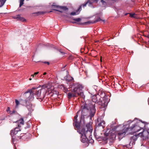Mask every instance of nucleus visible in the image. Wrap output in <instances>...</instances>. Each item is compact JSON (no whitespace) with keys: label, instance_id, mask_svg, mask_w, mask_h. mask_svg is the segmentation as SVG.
Segmentation results:
<instances>
[{"label":"nucleus","instance_id":"obj_1","mask_svg":"<svg viewBox=\"0 0 149 149\" xmlns=\"http://www.w3.org/2000/svg\"><path fill=\"white\" fill-rule=\"evenodd\" d=\"M80 111L81 116L80 118V122L84 121V116H89L90 118L92 117L94 115L95 109V106L93 104H90L88 102L84 104L81 106Z\"/></svg>","mask_w":149,"mask_h":149},{"label":"nucleus","instance_id":"obj_2","mask_svg":"<svg viewBox=\"0 0 149 149\" xmlns=\"http://www.w3.org/2000/svg\"><path fill=\"white\" fill-rule=\"evenodd\" d=\"M42 92L40 88H33L30 89L28 91L25 93L24 96L27 97L29 95L28 98H26L25 102L27 103L29 101H32L34 98L35 96L37 99H40L39 100L41 101L42 100V97H41V93Z\"/></svg>","mask_w":149,"mask_h":149},{"label":"nucleus","instance_id":"obj_3","mask_svg":"<svg viewBox=\"0 0 149 149\" xmlns=\"http://www.w3.org/2000/svg\"><path fill=\"white\" fill-rule=\"evenodd\" d=\"M123 125L124 126H125L124 129L123 130L118 131L116 134H115V131L119 127V126L116 127V128H113L112 130H111L108 133H106L105 134L106 135L109 136L110 138L112 140H114L116 136H117L119 140H120L124 137L127 132V130H128V129L127 128V124L124 123L123 124Z\"/></svg>","mask_w":149,"mask_h":149},{"label":"nucleus","instance_id":"obj_4","mask_svg":"<svg viewBox=\"0 0 149 149\" xmlns=\"http://www.w3.org/2000/svg\"><path fill=\"white\" fill-rule=\"evenodd\" d=\"M93 130L91 126L90 125L88 127L86 125L85 128H82L79 131V133L81 134V140L82 142L85 143L88 142V137L90 139L92 138L91 133Z\"/></svg>","mask_w":149,"mask_h":149},{"label":"nucleus","instance_id":"obj_5","mask_svg":"<svg viewBox=\"0 0 149 149\" xmlns=\"http://www.w3.org/2000/svg\"><path fill=\"white\" fill-rule=\"evenodd\" d=\"M131 123V120H129L127 122V128L128 129V130L132 131L133 132H139L141 129H143V126L142 125H143V123L141 121L137 123L136 124H132V126L129 128V124Z\"/></svg>","mask_w":149,"mask_h":149},{"label":"nucleus","instance_id":"obj_6","mask_svg":"<svg viewBox=\"0 0 149 149\" xmlns=\"http://www.w3.org/2000/svg\"><path fill=\"white\" fill-rule=\"evenodd\" d=\"M70 88L72 91V92H70L68 93V98L70 99L72 97L77 96V91L79 89H81V85L78 83H73L70 85Z\"/></svg>","mask_w":149,"mask_h":149},{"label":"nucleus","instance_id":"obj_7","mask_svg":"<svg viewBox=\"0 0 149 149\" xmlns=\"http://www.w3.org/2000/svg\"><path fill=\"white\" fill-rule=\"evenodd\" d=\"M143 131L142 132L139 133L138 135L143 138L144 139H147L149 140V132L148 130L143 128ZM148 144L149 145V141H148Z\"/></svg>","mask_w":149,"mask_h":149},{"label":"nucleus","instance_id":"obj_8","mask_svg":"<svg viewBox=\"0 0 149 149\" xmlns=\"http://www.w3.org/2000/svg\"><path fill=\"white\" fill-rule=\"evenodd\" d=\"M20 129L19 127H16L14 129L12 130L11 131L10 134L12 137L13 142L14 143L15 142V140L14 138V136L16 135L18 133L20 132Z\"/></svg>","mask_w":149,"mask_h":149},{"label":"nucleus","instance_id":"obj_9","mask_svg":"<svg viewBox=\"0 0 149 149\" xmlns=\"http://www.w3.org/2000/svg\"><path fill=\"white\" fill-rule=\"evenodd\" d=\"M81 111H79L76 113V115L74 117V123L73 125L75 127L77 128H79V123L77 121V118L78 117V115L79 114H81Z\"/></svg>","mask_w":149,"mask_h":149},{"label":"nucleus","instance_id":"obj_10","mask_svg":"<svg viewBox=\"0 0 149 149\" xmlns=\"http://www.w3.org/2000/svg\"><path fill=\"white\" fill-rule=\"evenodd\" d=\"M82 86L81 85V89L80 90H79V89L77 90V91L76 93H77V95H78L81 96L83 98H85V96L84 95L83 93L82 92Z\"/></svg>","mask_w":149,"mask_h":149},{"label":"nucleus","instance_id":"obj_11","mask_svg":"<svg viewBox=\"0 0 149 149\" xmlns=\"http://www.w3.org/2000/svg\"><path fill=\"white\" fill-rule=\"evenodd\" d=\"M91 2L90 1H88L85 4H83L82 5H81V6H80L79 8L78 9H82V7L83 6V8H84V7L85 6H86L87 4H88V6H90L91 5Z\"/></svg>","mask_w":149,"mask_h":149},{"label":"nucleus","instance_id":"obj_12","mask_svg":"<svg viewBox=\"0 0 149 149\" xmlns=\"http://www.w3.org/2000/svg\"><path fill=\"white\" fill-rule=\"evenodd\" d=\"M52 6L54 7L53 8H56L58 9H68V8H67L65 6H60L58 5H56L54 4L52 5Z\"/></svg>","mask_w":149,"mask_h":149},{"label":"nucleus","instance_id":"obj_13","mask_svg":"<svg viewBox=\"0 0 149 149\" xmlns=\"http://www.w3.org/2000/svg\"><path fill=\"white\" fill-rule=\"evenodd\" d=\"M40 89L43 93H45L47 91V86L46 85H44L42 86L41 88H40Z\"/></svg>","mask_w":149,"mask_h":149},{"label":"nucleus","instance_id":"obj_14","mask_svg":"<svg viewBox=\"0 0 149 149\" xmlns=\"http://www.w3.org/2000/svg\"><path fill=\"white\" fill-rule=\"evenodd\" d=\"M100 21H102L104 22V20H102L100 18H98L97 19H96L94 21V22H90V21H88L86 22L85 23L86 24H90V23H95L96 22H98Z\"/></svg>","mask_w":149,"mask_h":149},{"label":"nucleus","instance_id":"obj_15","mask_svg":"<svg viewBox=\"0 0 149 149\" xmlns=\"http://www.w3.org/2000/svg\"><path fill=\"white\" fill-rule=\"evenodd\" d=\"M143 127H144V129L147 130H149V123L145 124L144 122H143Z\"/></svg>","mask_w":149,"mask_h":149},{"label":"nucleus","instance_id":"obj_16","mask_svg":"<svg viewBox=\"0 0 149 149\" xmlns=\"http://www.w3.org/2000/svg\"><path fill=\"white\" fill-rule=\"evenodd\" d=\"M92 100L93 102L91 104L89 102H88L90 104H93L94 106H95V102H96L97 101V97L96 96L94 95L93 96L92 98Z\"/></svg>","mask_w":149,"mask_h":149},{"label":"nucleus","instance_id":"obj_17","mask_svg":"<svg viewBox=\"0 0 149 149\" xmlns=\"http://www.w3.org/2000/svg\"><path fill=\"white\" fill-rule=\"evenodd\" d=\"M80 10H76L75 11L72 12L70 13L71 15H76L79 14L80 13Z\"/></svg>","mask_w":149,"mask_h":149},{"label":"nucleus","instance_id":"obj_18","mask_svg":"<svg viewBox=\"0 0 149 149\" xmlns=\"http://www.w3.org/2000/svg\"><path fill=\"white\" fill-rule=\"evenodd\" d=\"M17 122L18 123V125L19 127L20 126V125H23L24 123L23 119L22 118L17 121Z\"/></svg>","mask_w":149,"mask_h":149},{"label":"nucleus","instance_id":"obj_19","mask_svg":"<svg viewBox=\"0 0 149 149\" xmlns=\"http://www.w3.org/2000/svg\"><path fill=\"white\" fill-rule=\"evenodd\" d=\"M105 124V122L103 120H102L101 122L99 123L98 126H102L103 128L104 127V125Z\"/></svg>","mask_w":149,"mask_h":149},{"label":"nucleus","instance_id":"obj_20","mask_svg":"<svg viewBox=\"0 0 149 149\" xmlns=\"http://www.w3.org/2000/svg\"><path fill=\"white\" fill-rule=\"evenodd\" d=\"M21 16L19 15H17L13 17V18L15 19H16L18 20H19Z\"/></svg>","mask_w":149,"mask_h":149},{"label":"nucleus","instance_id":"obj_21","mask_svg":"<svg viewBox=\"0 0 149 149\" xmlns=\"http://www.w3.org/2000/svg\"><path fill=\"white\" fill-rule=\"evenodd\" d=\"M130 16L132 17H134V18H137L136 15L134 13H129Z\"/></svg>","mask_w":149,"mask_h":149},{"label":"nucleus","instance_id":"obj_22","mask_svg":"<svg viewBox=\"0 0 149 149\" xmlns=\"http://www.w3.org/2000/svg\"><path fill=\"white\" fill-rule=\"evenodd\" d=\"M6 0H5L4 1H3V0H0V7L3 5Z\"/></svg>","mask_w":149,"mask_h":149},{"label":"nucleus","instance_id":"obj_23","mask_svg":"<svg viewBox=\"0 0 149 149\" xmlns=\"http://www.w3.org/2000/svg\"><path fill=\"white\" fill-rule=\"evenodd\" d=\"M27 108L30 111H31V109H32V110H33L32 106L31 104H30L29 106H28V105L27 104Z\"/></svg>","mask_w":149,"mask_h":149},{"label":"nucleus","instance_id":"obj_24","mask_svg":"<svg viewBox=\"0 0 149 149\" xmlns=\"http://www.w3.org/2000/svg\"><path fill=\"white\" fill-rule=\"evenodd\" d=\"M15 102L16 104V105L15 106L16 108H17L18 107V106L19 104V101L17 100H15Z\"/></svg>","mask_w":149,"mask_h":149},{"label":"nucleus","instance_id":"obj_25","mask_svg":"<svg viewBox=\"0 0 149 149\" xmlns=\"http://www.w3.org/2000/svg\"><path fill=\"white\" fill-rule=\"evenodd\" d=\"M45 13V12H38L36 13L37 15H42L44 14Z\"/></svg>","mask_w":149,"mask_h":149},{"label":"nucleus","instance_id":"obj_26","mask_svg":"<svg viewBox=\"0 0 149 149\" xmlns=\"http://www.w3.org/2000/svg\"><path fill=\"white\" fill-rule=\"evenodd\" d=\"M73 20L77 22H79L81 21V19L80 18H75Z\"/></svg>","mask_w":149,"mask_h":149},{"label":"nucleus","instance_id":"obj_27","mask_svg":"<svg viewBox=\"0 0 149 149\" xmlns=\"http://www.w3.org/2000/svg\"><path fill=\"white\" fill-rule=\"evenodd\" d=\"M24 0H20V3L19 4V6L21 7L23 4V2Z\"/></svg>","mask_w":149,"mask_h":149},{"label":"nucleus","instance_id":"obj_28","mask_svg":"<svg viewBox=\"0 0 149 149\" xmlns=\"http://www.w3.org/2000/svg\"><path fill=\"white\" fill-rule=\"evenodd\" d=\"M19 20L21 21H22V22H25L26 21V19L23 17H20V19Z\"/></svg>","mask_w":149,"mask_h":149},{"label":"nucleus","instance_id":"obj_29","mask_svg":"<svg viewBox=\"0 0 149 149\" xmlns=\"http://www.w3.org/2000/svg\"><path fill=\"white\" fill-rule=\"evenodd\" d=\"M66 77H65V78H64L65 79H66L68 81H70L72 80V79H73V78L71 77H70V79H67V78H66Z\"/></svg>","mask_w":149,"mask_h":149},{"label":"nucleus","instance_id":"obj_30","mask_svg":"<svg viewBox=\"0 0 149 149\" xmlns=\"http://www.w3.org/2000/svg\"><path fill=\"white\" fill-rule=\"evenodd\" d=\"M38 73H39L38 72H35L33 74H32L31 75V77H34L35 75L38 74Z\"/></svg>","mask_w":149,"mask_h":149},{"label":"nucleus","instance_id":"obj_31","mask_svg":"<svg viewBox=\"0 0 149 149\" xmlns=\"http://www.w3.org/2000/svg\"><path fill=\"white\" fill-rule=\"evenodd\" d=\"M132 144V146L133 145H134L135 144V141H134V140H133L132 141V142H130V146H131V144Z\"/></svg>","mask_w":149,"mask_h":149},{"label":"nucleus","instance_id":"obj_32","mask_svg":"<svg viewBox=\"0 0 149 149\" xmlns=\"http://www.w3.org/2000/svg\"><path fill=\"white\" fill-rule=\"evenodd\" d=\"M7 111L8 112H9V113H10V109L9 107H8L7 109Z\"/></svg>","mask_w":149,"mask_h":149},{"label":"nucleus","instance_id":"obj_33","mask_svg":"<svg viewBox=\"0 0 149 149\" xmlns=\"http://www.w3.org/2000/svg\"><path fill=\"white\" fill-rule=\"evenodd\" d=\"M56 10V11H58V12H59L61 13H62V12H63V11H59L58 10Z\"/></svg>","mask_w":149,"mask_h":149},{"label":"nucleus","instance_id":"obj_34","mask_svg":"<svg viewBox=\"0 0 149 149\" xmlns=\"http://www.w3.org/2000/svg\"><path fill=\"white\" fill-rule=\"evenodd\" d=\"M44 63H47L48 65H49V62H44Z\"/></svg>","mask_w":149,"mask_h":149},{"label":"nucleus","instance_id":"obj_35","mask_svg":"<svg viewBox=\"0 0 149 149\" xmlns=\"http://www.w3.org/2000/svg\"><path fill=\"white\" fill-rule=\"evenodd\" d=\"M15 112V110H13L11 113L10 112L11 114H13V113H14Z\"/></svg>","mask_w":149,"mask_h":149},{"label":"nucleus","instance_id":"obj_36","mask_svg":"<svg viewBox=\"0 0 149 149\" xmlns=\"http://www.w3.org/2000/svg\"><path fill=\"white\" fill-rule=\"evenodd\" d=\"M101 2L103 3H104L105 2L103 0H101Z\"/></svg>","mask_w":149,"mask_h":149},{"label":"nucleus","instance_id":"obj_37","mask_svg":"<svg viewBox=\"0 0 149 149\" xmlns=\"http://www.w3.org/2000/svg\"><path fill=\"white\" fill-rule=\"evenodd\" d=\"M46 74H47V73H46V72H44V73H43V74L45 75Z\"/></svg>","mask_w":149,"mask_h":149},{"label":"nucleus","instance_id":"obj_38","mask_svg":"<svg viewBox=\"0 0 149 149\" xmlns=\"http://www.w3.org/2000/svg\"><path fill=\"white\" fill-rule=\"evenodd\" d=\"M148 103L149 104V98H148Z\"/></svg>","mask_w":149,"mask_h":149},{"label":"nucleus","instance_id":"obj_39","mask_svg":"<svg viewBox=\"0 0 149 149\" xmlns=\"http://www.w3.org/2000/svg\"><path fill=\"white\" fill-rule=\"evenodd\" d=\"M136 136H134L133 137V138H136Z\"/></svg>","mask_w":149,"mask_h":149},{"label":"nucleus","instance_id":"obj_40","mask_svg":"<svg viewBox=\"0 0 149 149\" xmlns=\"http://www.w3.org/2000/svg\"><path fill=\"white\" fill-rule=\"evenodd\" d=\"M48 12H49V13L52 12V11H50Z\"/></svg>","mask_w":149,"mask_h":149},{"label":"nucleus","instance_id":"obj_41","mask_svg":"<svg viewBox=\"0 0 149 149\" xmlns=\"http://www.w3.org/2000/svg\"><path fill=\"white\" fill-rule=\"evenodd\" d=\"M94 1H97L98 0H93Z\"/></svg>","mask_w":149,"mask_h":149},{"label":"nucleus","instance_id":"obj_42","mask_svg":"<svg viewBox=\"0 0 149 149\" xmlns=\"http://www.w3.org/2000/svg\"><path fill=\"white\" fill-rule=\"evenodd\" d=\"M100 61H101V62L102 61V59L101 57V58H100Z\"/></svg>","mask_w":149,"mask_h":149},{"label":"nucleus","instance_id":"obj_43","mask_svg":"<svg viewBox=\"0 0 149 149\" xmlns=\"http://www.w3.org/2000/svg\"><path fill=\"white\" fill-rule=\"evenodd\" d=\"M29 80H32V79H31V78H30L29 79Z\"/></svg>","mask_w":149,"mask_h":149},{"label":"nucleus","instance_id":"obj_44","mask_svg":"<svg viewBox=\"0 0 149 149\" xmlns=\"http://www.w3.org/2000/svg\"><path fill=\"white\" fill-rule=\"evenodd\" d=\"M127 14V13H126L125 15H126Z\"/></svg>","mask_w":149,"mask_h":149},{"label":"nucleus","instance_id":"obj_45","mask_svg":"<svg viewBox=\"0 0 149 149\" xmlns=\"http://www.w3.org/2000/svg\"><path fill=\"white\" fill-rule=\"evenodd\" d=\"M135 120H134L133 121V122H135Z\"/></svg>","mask_w":149,"mask_h":149}]
</instances>
